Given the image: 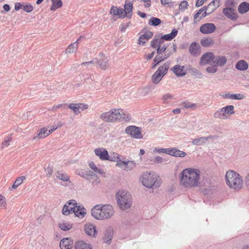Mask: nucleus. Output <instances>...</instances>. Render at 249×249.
<instances>
[{
	"label": "nucleus",
	"instance_id": "obj_1",
	"mask_svg": "<svg viewBox=\"0 0 249 249\" xmlns=\"http://www.w3.org/2000/svg\"><path fill=\"white\" fill-rule=\"evenodd\" d=\"M200 174L197 168H186L179 175L180 184L185 188L197 187L200 184Z\"/></svg>",
	"mask_w": 249,
	"mask_h": 249
},
{
	"label": "nucleus",
	"instance_id": "obj_2",
	"mask_svg": "<svg viewBox=\"0 0 249 249\" xmlns=\"http://www.w3.org/2000/svg\"><path fill=\"white\" fill-rule=\"evenodd\" d=\"M92 216L97 220H105L111 217L114 211L110 205L98 204L91 210Z\"/></svg>",
	"mask_w": 249,
	"mask_h": 249
},
{
	"label": "nucleus",
	"instance_id": "obj_3",
	"mask_svg": "<svg viewBox=\"0 0 249 249\" xmlns=\"http://www.w3.org/2000/svg\"><path fill=\"white\" fill-rule=\"evenodd\" d=\"M227 184L230 188L235 190H240L243 184L242 177L238 173L233 171H228L226 174Z\"/></svg>",
	"mask_w": 249,
	"mask_h": 249
},
{
	"label": "nucleus",
	"instance_id": "obj_4",
	"mask_svg": "<svg viewBox=\"0 0 249 249\" xmlns=\"http://www.w3.org/2000/svg\"><path fill=\"white\" fill-rule=\"evenodd\" d=\"M117 204L120 209L126 210L131 207L132 198L130 194L126 191L120 190L116 194Z\"/></svg>",
	"mask_w": 249,
	"mask_h": 249
},
{
	"label": "nucleus",
	"instance_id": "obj_5",
	"mask_svg": "<svg viewBox=\"0 0 249 249\" xmlns=\"http://www.w3.org/2000/svg\"><path fill=\"white\" fill-rule=\"evenodd\" d=\"M123 112L121 109H113L108 112L102 113L101 119L107 122H114L123 118Z\"/></svg>",
	"mask_w": 249,
	"mask_h": 249
},
{
	"label": "nucleus",
	"instance_id": "obj_6",
	"mask_svg": "<svg viewBox=\"0 0 249 249\" xmlns=\"http://www.w3.org/2000/svg\"><path fill=\"white\" fill-rule=\"evenodd\" d=\"M114 159H110L111 161H116V166L124 170L129 171L132 170L136 167V163L132 160H121L117 153H113Z\"/></svg>",
	"mask_w": 249,
	"mask_h": 249
},
{
	"label": "nucleus",
	"instance_id": "obj_7",
	"mask_svg": "<svg viewBox=\"0 0 249 249\" xmlns=\"http://www.w3.org/2000/svg\"><path fill=\"white\" fill-rule=\"evenodd\" d=\"M157 178V176L155 173H148L146 172L142 175L141 179L142 183L144 186L147 188H151L155 185Z\"/></svg>",
	"mask_w": 249,
	"mask_h": 249
},
{
	"label": "nucleus",
	"instance_id": "obj_8",
	"mask_svg": "<svg viewBox=\"0 0 249 249\" xmlns=\"http://www.w3.org/2000/svg\"><path fill=\"white\" fill-rule=\"evenodd\" d=\"M234 107L232 105L227 106L215 112L214 117L215 118L226 119L228 117V115L234 113Z\"/></svg>",
	"mask_w": 249,
	"mask_h": 249
},
{
	"label": "nucleus",
	"instance_id": "obj_9",
	"mask_svg": "<svg viewBox=\"0 0 249 249\" xmlns=\"http://www.w3.org/2000/svg\"><path fill=\"white\" fill-rule=\"evenodd\" d=\"M125 133L131 137L136 139H142V136L140 128L134 125L127 126L125 129Z\"/></svg>",
	"mask_w": 249,
	"mask_h": 249
},
{
	"label": "nucleus",
	"instance_id": "obj_10",
	"mask_svg": "<svg viewBox=\"0 0 249 249\" xmlns=\"http://www.w3.org/2000/svg\"><path fill=\"white\" fill-rule=\"evenodd\" d=\"M223 13L227 18L232 20H236L238 18L236 8H224Z\"/></svg>",
	"mask_w": 249,
	"mask_h": 249
},
{
	"label": "nucleus",
	"instance_id": "obj_11",
	"mask_svg": "<svg viewBox=\"0 0 249 249\" xmlns=\"http://www.w3.org/2000/svg\"><path fill=\"white\" fill-rule=\"evenodd\" d=\"M77 204L75 200H71L63 206V214L69 215L72 213Z\"/></svg>",
	"mask_w": 249,
	"mask_h": 249
},
{
	"label": "nucleus",
	"instance_id": "obj_12",
	"mask_svg": "<svg viewBox=\"0 0 249 249\" xmlns=\"http://www.w3.org/2000/svg\"><path fill=\"white\" fill-rule=\"evenodd\" d=\"M217 137L214 135H210L208 137H200L196 138L193 140L192 143L195 145H202L205 144L207 141L210 139H214L216 138Z\"/></svg>",
	"mask_w": 249,
	"mask_h": 249
},
{
	"label": "nucleus",
	"instance_id": "obj_13",
	"mask_svg": "<svg viewBox=\"0 0 249 249\" xmlns=\"http://www.w3.org/2000/svg\"><path fill=\"white\" fill-rule=\"evenodd\" d=\"M94 59L97 60L95 64H98L102 70H105L108 68L107 58L103 53H100L98 57Z\"/></svg>",
	"mask_w": 249,
	"mask_h": 249
},
{
	"label": "nucleus",
	"instance_id": "obj_14",
	"mask_svg": "<svg viewBox=\"0 0 249 249\" xmlns=\"http://www.w3.org/2000/svg\"><path fill=\"white\" fill-rule=\"evenodd\" d=\"M216 27L214 24L207 23L202 25L200 27V31L204 34H209L214 32Z\"/></svg>",
	"mask_w": 249,
	"mask_h": 249
},
{
	"label": "nucleus",
	"instance_id": "obj_15",
	"mask_svg": "<svg viewBox=\"0 0 249 249\" xmlns=\"http://www.w3.org/2000/svg\"><path fill=\"white\" fill-rule=\"evenodd\" d=\"M88 107V106L87 105L81 103L71 104L69 105V108L72 110L75 114H78L87 109Z\"/></svg>",
	"mask_w": 249,
	"mask_h": 249
},
{
	"label": "nucleus",
	"instance_id": "obj_16",
	"mask_svg": "<svg viewBox=\"0 0 249 249\" xmlns=\"http://www.w3.org/2000/svg\"><path fill=\"white\" fill-rule=\"evenodd\" d=\"M85 232L87 235L90 237H94L96 234V227L93 224L86 223L84 228Z\"/></svg>",
	"mask_w": 249,
	"mask_h": 249
},
{
	"label": "nucleus",
	"instance_id": "obj_17",
	"mask_svg": "<svg viewBox=\"0 0 249 249\" xmlns=\"http://www.w3.org/2000/svg\"><path fill=\"white\" fill-rule=\"evenodd\" d=\"M214 54L212 52H207L202 55L200 58L199 64L201 65L208 64L211 61H213Z\"/></svg>",
	"mask_w": 249,
	"mask_h": 249
},
{
	"label": "nucleus",
	"instance_id": "obj_18",
	"mask_svg": "<svg viewBox=\"0 0 249 249\" xmlns=\"http://www.w3.org/2000/svg\"><path fill=\"white\" fill-rule=\"evenodd\" d=\"M54 126L48 127V128H43L40 129L37 138L38 139H43L48 136L50 133H52L54 130L56 129Z\"/></svg>",
	"mask_w": 249,
	"mask_h": 249
},
{
	"label": "nucleus",
	"instance_id": "obj_19",
	"mask_svg": "<svg viewBox=\"0 0 249 249\" xmlns=\"http://www.w3.org/2000/svg\"><path fill=\"white\" fill-rule=\"evenodd\" d=\"M95 155L102 160H109L108 153L104 148H97L94 150Z\"/></svg>",
	"mask_w": 249,
	"mask_h": 249
},
{
	"label": "nucleus",
	"instance_id": "obj_20",
	"mask_svg": "<svg viewBox=\"0 0 249 249\" xmlns=\"http://www.w3.org/2000/svg\"><path fill=\"white\" fill-rule=\"evenodd\" d=\"M124 8V18H131L132 15L133 3L130 2L128 0H126L125 1Z\"/></svg>",
	"mask_w": 249,
	"mask_h": 249
},
{
	"label": "nucleus",
	"instance_id": "obj_21",
	"mask_svg": "<svg viewBox=\"0 0 249 249\" xmlns=\"http://www.w3.org/2000/svg\"><path fill=\"white\" fill-rule=\"evenodd\" d=\"M227 60L226 57L224 56L214 55L213 64L217 67H222L227 63Z\"/></svg>",
	"mask_w": 249,
	"mask_h": 249
},
{
	"label": "nucleus",
	"instance_id": "obj_22",
	"mask_svg": "<svg viewBox=\"0 0 249 249\" xmlns=\"http://www.w3.org/2000/svg\"><path fill=\"white\" fill-rule=\"evenodd\" d=\"M110 14L114 17L117 16L119 18H124V9L119 8L115 6H112L110 10Z\"/></svg>",
	"mask_w": 249,
	"mask_h": 249
},
{
	"label": "nucleus",
	"instance_id": "obj_23",
	"mask_svg": "<svg viewBox=\"0 0 249 249\" xmlns=\"http://www.w3.org/2000/svg\"><path fill=\"white\" fill-rule=\"evenodd\" d=\"M200 46L195 42L190 44L189 47V53L193 55L197 56L200 54Z\"/></svg>",
	"mask_w": 249,
	"mask_h": 249
},
{
	"label": "nucleus",
	"instance_id": "obj_24",
	"mask_svg": "<svg viewBox=\"0 0 249 249\" xmlns=\"http://www.w3.org/2000/svg\"><path fill=\"white\" fill-rule=\"evenodd\" d=\"M220 0H213L211 1L207 6L208 9V12L205 14L204 16H208L214 12L219 6Z\"/></svg>",
	"mask_w": 249,
	"mask_h": 249
},
{
	"label": "nucleus",
	"instance_id": "obj_25",
	"mask_svg": "<svg viewBox=\"0 0 249 249\" xmlns=\"http://www.w3.org/2000/svg\"><path fill=\"white\" fill-rule=\"evenodd\" d=\"M184 66L177 65L172 68L171 70L177 76H182L186 74L185 71H184Z\"/></svg>",
	"mask_w": 249,
	"mask_h": 249
},
{
	"label": "nucleus",
	"instance_id": "obj_26",
	"mask_svg": "<svg viewBox=\"0 0 249 249\" xmlns=\"http://www.w3.org/2000/svg\"><path fill=\"white\" fill-rule=\"evenodd\" d=\"M72 213L79 218H83L86 213V210L82 206L77 205Z\"/></svg>",
	"mask_w": 249,
	"mask_h": 249
},
{
	"label": "nucleus",
	"instance_id": "obj_27",
	"mask_svg": "<svg viewBox=\"0 0 249 249\" xmlns=\"http://www.w3.org/2000/svg\"><path fill=\"white\" fill-rule=\"evenodd\" d=\"M153 35V33L151 32H148L141 35L139 38V44L144 45L145 44V41H143V39L148 40L152 37Z\"/></svg>",
	"mask_w": 249,
	"mask_h": 249
},
{
	"label": "nucleus",
	"instance_id": "obj_28",
	"mask_svg": "<svg viewBox=\"0 0 249 249\" xmlns=\"http://www.w3.org/2000/svg\"><path fill=\"white\" fill-rule=\"evenodd\" d=\"M170 65V62L167 61L162 66L160 67L157 71L161 74L162 76H164L167 72V71L169 68Z\"/></svg>",
	"mask_w": 249,
	"mask_h": 249
},
{
	"label": "nucleus",
	"instance_id": "obj_29",
	"mask_svg": "<svg viewBox=\"0 0 249 249\" xmlns=\"http://www.w3.org/2000/svg\"><path fill=\"white\" fill-rule=\"evenodd\" d=\"M63 187H65V190L71 189L73 187V185L71 181L70 180V178L67 175L63 174Z\"/></svg>",
	"mask_w": 249,
	"mask_h": 249
},
{
	"label": "nucleus",
	"instance_id": "obj_30",
	"mask_svg": "<svg viewBox=\"0 0 249 249\" xmlns=\"http://www.w3.org/2000/svg\"><path fill=\"white\" fill-rule=\"evenodd\" d=\"M170 56V53H168L167 54H165L164 56L161 55L160 54H158V55L155 57L154 59V62H156V64H155L152 68H155L158 64L160 62L165 60Z\"/></svg>",
	"mask_w": 249,
	"mask_h": 249
},
{
	"label": "nucleus",
	"instance_id": "obj_31",
	"mask_svg": "<svg viewBox=\"0 0 249 249\" xmlns=\"http://www.w3.org/2000/svg\"><path fill=\"white\" fill-rule=\"evenodd\" d=\"M235 68L240 71H245L248 68V64L243 60H239L236 63Z\"/></svg>",
	"mask_w": 249,
	"mask_h": 249
},
{
	"label": "nucleus",
	"instance_id": "obj_32",
	"mask_svg": "<svg viewBox=\"0 0 249 249\" xmlns=\"http://www.w3.org/2000/svg\"><path fill=\"white\" fill-rule=\"evenodd\" d=\"M178 33V31L176 29H174L172 30L171 33L169 34L165 35L162 36H160V38H162V40H171L173 39L177 35Z\"/></svg>",
	"mask_w": 249,
	"mask_h": 249
},
{
	"label": "nucleus",
	"instance_id": "obj_33",
	"mask_svg": "<svg viewBox=\"0 0 249 249\" xmlns=\"http://www.w3.org/2000/svg\"><path fill=\"white\" fill-rule=\"evenodd\" d=\"M238 10L240 14H244L249 10V3L247 2H242L238 6Z\"/></svg>",
	"mask_w": 249,
	"mask_h": 249
},
{
	"label": "nucleus",
	"instance_id": "obj_34",
	"mask_svg": "<svg viewBox=\"0 0 249 249\" xmlns=\"http://www.w3.org/2000/svg\"><path fill=\"white\" fill-rule=\"evenodd\" d=\"M89 176L91 179H88L93 184L97 185L100 182V178L98 177L96 174L93 171H89Z\"/></svg>",
	"mask_w": 249,
	"mask_h": 249
},
{
	"label": "nucleus",
	"instance_id": "obj_35",
	"mask_svg": "<svg viewBox=\"0 0 249 249\" xmlns=\"http://www.w3.org/2000/svg\"><path fill=\"white\" fill-rule=\"evenodd\" d=\"M164 42L160 36H155L154 39L151 42V46L152 48L158 47L161 43H164Z\"/></svg>",
	"mask_w": 249,
	"mask_h": 249
},
{
	"label": "nucleus",
	"instance_id": "obj_36",
	"mask_svg": "<svg viewBox=\"0 0 249 249\" xmlns=\"http://www.w3.org/2000/svg\"><path fill=\"white\" fill-rule=\"evenodd\" d=\"M113 235V231L111 229H108L104 233V242L109 244L110 243Z\"/></svg>",
	"mask_w": 249,
	"mask_h": 249
},
{
	"label": "nucleus",
	"instance_id": "obj_37",
	"mask_svg": "<svg viewBox=\"0 0 249 249\" xmlns=\"http://www.w3.org/2000/svg\"><path fill=\"white\" fill-rule=\"evenodd\" d=\"M75 249H92V248L89 244L85 243L83 241H79L76 244Z\"/></svg>",
	"mask_w": 249,
	"mask_h": 249
},
{
	"label": "nucleus",
	"instance_id": "obj_38",
	"mask_svg": "<svg viewBox=\"0 0 249 249\" xmlns=\"http://www.w3.org/2000/svg\"><path fill=\"white\" fill-rule=\"evenodd\" d=\"M73 240L70 238H63V248L64 249H71L73 247Z\"/></svg>",
	"mask_w": 249,
	"mask_h": 249
},
{
	"label": "nucleus",
	"instance_id": "obj_39",
	"mask_svg": "<svg viewBox=\"0 0 249 249\" xmlns=\"http://www.w3.org/2000/svg\"><path fill=\"white\" fill-rule=\"evenodd\" d=\"M201 45L203 47H209L214 44L213 40L210 37L202 38L200 41Z\"/></svg>",
	"mask_w": 249,
	"mask_h": 249
},
{
	"label": "nucleus",
	"instance_id": "obj_40",
	"mask_svg": "<svg viewBox=\"0 0 249 249\" xmlns=\"http://www.w3.org/2000/svg\"><path fill=\"white\" fill-rule=\"evenodd\" d=\"M77 49V44L76 42L71 44L65 51L66 54H71L75 52Z\"/></svg>",
	"mask_w": 249,
	"mask_h": 249
},
{
	"label": "nucleus",
	"instance_id": "obj_41",
	"mask_svg": "<svg viewBox=\"0 0 249 249\" xmlns=\"http://www.w3.org/2000/svg\"><path fill=\"white\" fill-rule=\"evenodd\" d=\"M163 77V76L156 71L152 76V82L154 84H158L160 82Z\"/></svg>",
	"mask_w": 249,
	"mask_h": 249
},
{
	"label": "nucleus",
	"instance_id": "obj_42",
	"mask_svg": "<svg viewBox=\"0 0 249 249\" xmlns=\"http://www.w3.org/2000/svg\"><path fill=\"white\" fill-rule=\"evenodd\" d=\"M186 155V153L182 151H180L176 148L174 147L172 156L175 157H184Z\"/></svg>",
	"mask_w": 249,
	"mask_h": 249
},
{
	"label": "nucleus",
	"instance_id": "obj_43",
	"mask_svg": "<svg viewBox=\"0 0 249 249\" xmlns=\"http://www.w3.org/2000/svg\"><path fill=\"white\" fill-rule=\"evenodd\" d=\"M24 179H25V176L18 177L14 182L13 185H12V188L16 189L23 182Z\"/></svg>",
	"mask_w": 249,
	"mask_h": 249
},
{
	"label": "nucleus",
	"instance_id": "obj_44",
	"mask_svg": "<svg viewBox=\"0 0 249 249\" xmlns=\"http://www.w3.org/2000/svg\"><path fill=\"white\" fill-rule=\"evenodd\" d=\"M89 166L90 167V168L93 169V170L94 171V173H95V174L98 173L100 175H103L105 173L103 170L97 168L95 165L94 163L93 162H90L89 163Z\"/></svg>",
	"mask_w": 249,
	"mask_h": 249
},
{
	"label": "nucleus",
	"instance_id": "obj_45",
	"mask_svg": "<svg viewBox=\"0 0 249 249\" xmlns=\"http://www.w3.org/2000/svg\"><path fill=\"white\" fill-rule=\"evenodd\" d=\"M161 23V20L157 18L152 17L149 20L148 24L151 26H158Z\"/></svg>",
	"mask_w": 249,
	"mask_h": 249
},
{
	"label": "nucleus",
	"instance_id": "obj_46",
	"mask_svg": "<svg viewBox=\"0 0 249 249\" xmlns=\"http://www.w3.org/2000/svg\"><path fill=\"white\" fill-rule=\"evenodd\" d=\"M52 5L51 7V10H54L61 6V0H52Z\"/></svg>",
	"mask_w": 249,
	"mask_h": 249
},
{
	"label": "nucleus",
	"instance_id": "obj_47",
	"mask_svg": "<svg viewBox=\"0 0 249 249\" xmlns=\"http://www.w3.org/2000/svg\"><path fill=\"white\" fill-rule=\"evenodd\" d=\"M89 171H90L85 172L83 170H79V171H77L76 172V174L87 179H90L91 178H90V176H89Z\"/></svg>",
	"mask_w": 249,
	"mask_h": 249
},
{
	"label": "nucleus",
	"instance_id": "obj_48",
	"mask_svg": "<svg viewBox=\"0 0 249 249\" xmlns=\"http://www.w3.org/2000/svg\"><path fill=\"white\" fill-rule=\"evenodd\" d=\"M225 8H236V3L234 0H226L225 2Z\"/></svg>",
	"mask_w": 249,
	"mask_h": 249
},
{
	"label": "nucleus",
	"instance_id": "obj_49",
	"mask_svg": "<svg viewBox=\"0 0 249 249\" xmlns=\"http://www.w3.org/2000/svg\"><path fill=\"white\" fill-rule=\"evenodd\" d=\"M206 71L209 73H214L217 71V67L214 64L208 66L206 69Z\"/></svg>",
	"mask_w": 249,
	"mask_h": 249
},
{
	"label": "nucleus",
	"instance_id": "obj_50",
	"mask_svg": "<svg viewBox=\"0 0 249 249\" xmlns=\"http://www.w3.org/2000/svg\"><path fill=\"white\" fill-rule=\"evenodd\" d=\"M167 48V46L164 44L163 43H161L157 48V53L159 54H161L162 53L164 52Z\"/></svg>",
	"mask_w": 249,
	"mask_h": 249
},
{
	"label": "nucleus",
	"instance_id": "obj_51",
	"mask_svg": "<svg viewBox=\"0 0 249 249\" xmlns=\"http://www.w3.org/2000/svg\"><path fill=\"white\" fill-rule=\"evenodd\" d=\"M6 202L5 197L0 195V208L6 209Z\"/></svg>",
	"mask_w": 249,
	"mask_h": 249
},
{
	"label": "nucleus",
	"instance_id": "obj_52",
	"mask_svg": "<svg viewBox=\"0 0 249 249\" xmlns=\"http://www.w3.org/2000/svg\"><path fill=\"white\" fill-rule=\"evenodd\" d=\"M12 139L10 137H6L2 142L3 147H7L10 144Z\"/></svg>",
	"mask_w": 249,
	"mask_h": 249
},
{
	"label": "nucleus",
	"instance_id": "obj_53",
	"mask_svg": "<svg viewBox=\"0 0 249 249\" xmlns=\"http://www.w3.org/2000/svg\"><path fill=\"white\" fill-rule=\"evenodd\" d=\"M188 6V3L186 1H183L180 3L179 5V9L184 11L187 8Z\"/></svg>",
	"mask_w": 249,
	"mask_h": 249
},
{
	"label": "nucleus",
	"instance_id": "obj_54",
	"mask_svg": "<svg viewBox=\"0 0 249 249\" xmlns=\"http://www.w3.org/2000/svg\"><path fill=\"white\" fill-rule=\"evenodd\" d=\"M199 13L201 14L203 12L204 13L202 14V16L200 17V19L205 17L206 16H204L205 14H207L208 12V9L207 6H204L201 9H200L198 11Z\"/></svg>",
	"mask_w": 249,
	"mask_h": 249
},
{
	"label": "nucleus",
	"instance_id": "obj_55",
	"mask_svg": "<svg viewBox=\"0 0 249 249\" xmlns=\"http://www.w3.org/2000/svg\"><path fill=\"white\" fill-rule=\"evenodd\" d=\"M154 162L155 163H162L165 162V160L161 157L157 156L154 158Z\"/></svg>",
	"mask_w": 249,
	"mask_h": 249
},
{
	"label": "nucleus",
	"instance_id": "obj_56",
	"mask_svg": "<svg viewBox=\"0 0 249 249\" xmlns=\"http://www.w3.org/2000/svg\"><path fill=\"white\" fill-rule=\"evenodd\" d=\"M23 9L27 12H31L33 10V7L31 4H27L25 5H23Z\"/></svg>",
	"mask_w": 249,
	"mask_h": 249
},
{
	"label": "nucleus",
	"instance_id": "obj_57",
	"mask_svg": "<svg viewBox=\"0 0 249 249\" xmlns=\"http://www.w3.org/2000/svg\"><path fill=\"white\" fill-rule=\"evenodd\" d=\"M173 99V96L169 93L164 95L162 97V100L164 102H168L169 100Z\"/></svg>",
	"mask_w": 249,
	"mask_h": 249
},
{
	"label": "nucleus",
	"instance_id": "obj_58",
	"mask_svg": "<svg viewBox=\"0 0 249 249\" xmlns=\"http://www.w3.org/2000/svg\"><path fill=\"white\" fill-rule=\"evenodd\" d=\"M245 98V96L242 94H233V100H242Z\"/></svg>",
	"mask_w": 249,
	"mask_h": 249
},
{
	"label": "nucleus",
	"instance_id": "obj_59",
	"mask_svg": "<svg viewBox=\"0 0 249 249\" xmlns=\"http://www.w3.org/2000/svg\"><path fill=\"white\" fill-rule=\"evenodd\" d=\"M71 228H72L71 224L68 223V222L63 223V231H69L70 229H71Z\"/></svg>",
	"mask_w": 249,
	"mask_h": 249
},
{
	"label": "nucleus",
	"instance_id": "obj_60",
	"mask_svg": "<svg viewBox=\"0 0 249 249\" xmlns=\"http://www.w3.org/2000/svg\"><path fill=\"white\" fill-rule=\"evenodd\" d=\"M45 172L46 173V177H50L53 172V168L52 167H48L45 169Z\"/></svg>",
	"mask_w": 249,
	"mask_h": 249
},
{
	"label": "nucleus",
	"instance_id": "obj_61",
	"mask_svg": "<svg viewBox=\"0 0 249 249\" xmlns=\"http://www.w3.org/2000/svg\"><path fill=\"white\" fill-rule=\"evenodd\" d=\"M97 62L96 59H92L91 61L88 62H84L81 64V65H84L86 67H88L91 64H95V62Z\"/></svg>",
	"mask_w": 249,
	"mask_h": 249
},
{
	"label": "nucleus",
	"instance_id": "obj_62",
	"mask_svg": "<svg viewBox=\"0 0 249 249\" xmlns=\"http://www.w3.org/2000/svg\"><path fill=\"white\" fill-rule=\"evenodd\" d=\"M196 107V104L191 103H187L184 104V107L186 108H194Z\"/></svg>",
	"mask_w": 249,
	"mask_h": 249
},
{
	"label": "nucleus",
	"instance_id": "obj_63",
	"mask_svg": "<svg viewBox=\"0 0 249 249\" xmlns=\"http://www.w3.org/2000/svg\"><path fill=\"white\" fill-rule=\"evenodd\" d=\"M173 148H164V153L172 156Z\"/></svg>",
	"mask_w": 249,
	"mask_h": 249
},
{
	"label": "nucleus",
	"instance_id": "obj_64",
	"mask_svg": "<svg viewBox=\"0 0 249 249\" xmlns=\"http://www.w3.org/2000/svg\"><path fill=\"white\" fill-rule=\"evenodd\" d=\"M141 1L144 2V6L146 8H148L151 6V0H140Z\"/></svg>",
	"mask_w": 249,
	"mask_h": 249
}]
</instances>
